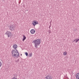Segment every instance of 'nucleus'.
Wrapping results in <instances>:
<instances>
[{"label":"nucleus","instance_id":"obj_1","mask_svg":"<svg viewBox=\"0 0 79 79\" xmlns=\"http://www.w3.org/2000/svg\"><path fill=\"white\" fill-rule=\"evenodd\" d=\"M11 53L12 56L14 58H15V57L18 58L19 56V52H18V51L17 50H16L15 51L14 50H12Z\"/></svg>","mask_w":79,"mask_h":79},{"label":"nucleus","instance_id":"obj_2","mask_svg":"<svg viewBox=\"0 0 79 79\" xmlns=\"http://www.w3.org/2000/svg\"><path fill=\"white\" fill-rule=\"evenodd\" d=\"M40 39H37L33 41V42L35 44V48H37V47L40 45Z\"/></svg>","mask_w":79,"mask_h":79},{"label":"nucleus","instance_id":"obj_3","mask_svg":"<svg viewBox=\"0 0 79 79\" xmlns=\"http://www.w3.org/2000/svg\"><path fill=\"white\" fill-rule=\"evenodd\" d=\"M8 27L10 30L11 31H13L14 30H15V26L14 25H10Z\"/></svg>","mask_w":79,"mask_h":79},{"label":"nucleus","instance_id":"obj_4","mask_svg":"<svg viewBox=\"0 0 79 79\" xmlns=\"http://www.w3.org/2000/svg\"><path fill=\"white\" fill-rule=\"evenodd\" d=\"M5 34L8 35V37H10L12 35L11 32L9 31H6Z\"/></svg>","mask_w":79,"mask_h":79},{"label":"nucleus","instance_id":"obj_5","mask_svg":"<svg viewBox=\"0 0 79 79\" xmlns=\"http://www.w3.org/2000/svg\"><path fill=\"white\" fill-rule=\"evenodd\" d=\"M39 24L38 21L36 20H34L32 22V24H33L34 26H35V25H36V24Z\"/></svg>","mask_w":79,"mask_h":79},{"label":"nucleus","instance_id":"obj_6","mask_svg":"<svg viewBox=\"0 0 79 79\" xmlns=\"http://www.w3.org/2000/svg\"><path fill=\"white\" fill-rule=\"evenodd\" d=\"M46 79H52V76L50 75H48L45 77Z\"/></svg>","mask_w":79,"mask_h":79},{"label":"nucleus","instance_id":"obj_7","mask_svg":"<svg viewBox=\"0 0 79 79\" xmlns=\"http://www.w3.org/2000/svg\"><path fill=\"white\" fill-rule=\"evenodd\" d=\"M31 33L32 34H35V30L34 29H31Z\"/></svg>","mask_w":79,"mask_h":79},{"label":"nucleus","instance_id":"obj_8","mask_svg":"<svg viewBox=\"0 0 79 79\" xmlns=\"http://www.w3.org/2000/svg\"><path fill=\"white\" fill-rule=\"evenodd\" d=\"M13 47L16 50V48H17L18 47V46H17V45L15 44H14L13 45Z\"/></svg>","mask_w":79,"mask_h":79},{"label":"nucleus","instance_id":"obj_9","mask_svg":"<svg viewBox=\"0 0 79 79\" xmlns=\"http://www.w3.org/2000/svg\"><path fill=\"white\" fill-rule=\"evenodd\" d=\"M77 79H79V73H77L76 75Z\"/></svg>","mask_w":79,"mask_h":79},{"label":"nucleus","instance_id":"obj_10","mask_svg":"<svg viewBox=\"0 0 79 79\" xmlns=\"http://www.w3.org/2000/svg\"><path fill=\"white\" fill-rule=\"evenodd\" d=\"M68 54V52L66 51H65L63 53V55L64 56H66Z\"/></svg>","mask_w":79,"mask_h":79},{"label":"nucleus","instance_id":"obj_11","mask_svg":"<svg viewBox=\"0 0 79 79\" xmlns=\"http://www.w3.org/2000/svg\"><path fill=\"white\" fill-rule=\"evenodd\" d=\"M79 41V37L78 39H76L74 41V42H75L76 43H77L78 41Z\"/></svg>","mask_w":79,"mask_h":79},{"label":"nucleus","instance_id":"obj_12","mask_svg":"<svg viewBox=\"0 0 79 79\" xmlns=\"http://www.w3.org/2000/svg\"><path fill=\"white\" fill-rule=\"evenodd\" d=\"M2 66V60L0 59V68Z\"/></svg>","mask_w":79,"mask_h":79},{"label":"nucleus","instance_id":"obj_13","mask_svg":"<svg viewBox=\"0 0 79 79\" xmlns=\"http://www.w3.org/2000/svg\"><path fill=\"white\" fill-rule=\"evenodd\" d=\"M23 41H24V40H26V36H25L24 35H23Z\"/></svg>","mask_w":79,"mask_h":79},{"label":"nucleus","instance_id":"obj_14","mask_svg":"<svg viewBox=\"0 0 79 79\" xmlns=\"http://www.w3.org/2000/svg\"><path fill=\"white\" fill-rule=\"evenodd\" d=\"M32 53H30L29 54V56L30 57H31L32 56Z\"/></svg>","mask_w":79,"mask_h":79},{"label":"nucleus","instance_id":"obj_15","mask_svg":"<svg viewBox=\"0 0 79 79\" xmlns=\"http://www.w3.org/2000/svg\"><path fill=\"white\" fill-rule=\"evenodd\" d=\"M25 55H26V56H27L28 55V53H27V52H25Z\"/></svg>","mask_w":79,"mask_h":79},{"label":"nucleus","instance_id":"obj_16","mask_svg":"<svg viewBox=\"0 0 79 79\" xmlns=\"http://www.w3.org/2000/svg\"><path fill=\"white\" fill-rule=\"evenodd\" d=\"M11 79H18L17 78V77H14L12 78Z\"/></svg>","mask_w":79,"mask_h":79},{"label":"nucleus","instance_id":"obj_17","mask_svg":"<svg viewBox=\"0 0 79 79\" xmlns=\"http://www.w3.org/2000/svg\"><path fill=\"white\" fill-rule=\"evenodd\" d=\"M22 55V54H21V56Z\"/></svg>","mask_w":79,"mask_h":79},{"label":"nucleus","instance_id":"obj_18","mask_svg":"<svg viewBox=\"0 0 79 79\" xmlns=\"http://www.w3.org/2000/svg\"><path fill=\"white\" fill-rule=\"evenodd\" d=\"M61 0V1H63V0Z\"/></svg>","mask_w":79,"mask_h":79}]
</instances>
